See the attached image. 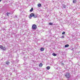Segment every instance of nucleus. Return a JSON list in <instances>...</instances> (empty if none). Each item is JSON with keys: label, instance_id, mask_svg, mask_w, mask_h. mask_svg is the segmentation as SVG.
<instances>
[{"label": "nucleus", "instance_id": "20e7f679", "mask_svg": "<svg viewBox=\"0 0 80 80\" xmlns=\"http://www.w3.org/2000/svg\"><path fill=\"white\" fill-rule=\"evenodd\" d=\"M6 64H7L8 65L10 64V62H9L8 61H6Z\"/></svg>", "mask_w": 80, "mask_h": 80}, {"label": "nucleus", "instance_id": "ddd939ff", "mask_svg": "<svg viewBox=\"0 0 80 80\" xmlns=\"http://www.w3.org/2000/svg\"><path fill=\"white\" fill-rule=\"evenodd\" d=\"M33 10V8H32L30 10V12H32Z\"/></svg>", "mask_w": 80, "mask_h": 80}, {"label": "nucleus", "instance_id": "9b49d317", "mask_svg": "<svg viewBox=\"0 0 80 80\" xmlns=\"http://www.w3.org/2000/svg\"><path fill=\"white\" fill-rule=\"evenodd\" d=\"M77 2V0H73V3H75Z\"/></svg>", "mask_w": 80, "mask_h": 80}, {"label": "nucleus", "instance_id": "1a4fd4ad", "mask_svg": "<svg viewBox=\"0 0 80 80\" xmlns=\"http://www.w3.org/2000/svg\"><path fill=\"white\" fill-rule=\"evenodd\" d=\"M40 50L42 52L44 51V48H42L41 49H40Z\"/></svg>", "mask_w": 80, "mask_h": 80}, {"label": "nucleus", "instance_id": "f03ea898", "mask_svg": "<svg viewBox=\"0 0 80 80\" xmlns=\"http://www.w3.org/2000/svg\"><path fill=\"white\" fill-rule=\"evenodd\" d=\"M32 28L33 29V30L36 29L37 28V26L35 24H33L32 27Z\"/></svg>", "mask_w": 80, "mask_h": 80}, {"label": "nucleus", "instance_id": "aec40b11", "mask_svg": "<svg viewBox=\"0 0 80 80\" xmlns=\"http://www.w3.org/2000/svg\"><path fill=\"white\" fill-rule=\"evenodd\" d=\"M14 18H17V16H15L14 17Z\"/></svg>", "mask_w": 80, "mask_h": 80}, {"label": "nucleus", "instance_id": "4be33fe9", "mask_svg": "<svg viewBox=\"0 0 80 80\" xmlns=\"http://www.w3.org/2000/svg\"><path fill=\"white\" fill-rule=\"evenodd\" d=\"M61 37L62 38H64L65 37V36H62Z\"/></svg>", "mask_w": 80, "mask_h": 80}, {"label": "nucleus", "instance_id": "2eb2a0df", "mask_svg": "<svg viewBox=\"0 0 80 80\" xmlns=\"http://www.w3.org/2000/svg\"><path fill=\"white\" fill-rule=\"evenodd\" d=\"M50 68V67H49V66H48V67H47V70H49Z\"/></svg>", "mask_w": 80, "mask_h": 80}, {"label": "nucleus", "instance_id": "a878e982", "mask_svg": "<svg viewBox=\"0 0 80 80\" xmlns=\"http://www.w3.org/2000/svg\"><path fill=\"white\" fill-rule=\"evenodd\" d=\"M2 1V0H0V2Z\"/></svg>", "mask_w": 80, "mask_h": 80}, {"label": "nucleus", "instance_id": "dca6fc26", "mask_svg": "<svg viewBox=\"0 0 80 80\" xmlns=\"http://www.w3.org/2000/svg\"><path fill=\"white\" fill-rule=\"evenodd\" d=\"M62 6L63 8H66V6L64 4H62Z\"/></svg>", "mask_w": 80, "mask_h": 80}, {"label": "nucleus", "instance_id": "bb28decb", "mask_svg": "<svg viewBox=\"0 0 80 80\" xmlns=\"http://www.w3.org/2000/svg\"><path fill=\"white\" fill-rule=\"evenodd\" d=\"M18 58V57H17V58Z\"/></svg>", "mask_w": 80, "mask_h": 80}, {"label": "nucleus", "instance_id": "393cba45", "mask_svg": "<svg viewBox=\"0 0 80 80\" xmlns=\"http://www.w3.org/2000/svg\"><path fill=\"white\" fill-rule=\"evenodd\" d=\"M17 63H18V62L17 61Z\"/></svg>", "mask_w": 80, "mask_h": 80}, {"label": "nucleus", "instance_id": "f257e3e1", "mask_svg": "<svg viewBox=\"0 0 80 80\" xmlns=\"http://www.w3.org/2000/svg\"><path fill=\"white\" fill-rule=\"evenodd\" d=\"M65 76L66 77V78H68H68L70 77V74L69 72H66L65 74Z\"/></svg>", "mask_w": 80, "mask_h": 80}, {"label": "nucleus", "instance_id": "7ed1b4c3", "mask_svg": "<svg viewBox=\"0 0 80 80\" xmlns=\"http://www.w3.org/2000/svg\"><path fill=\"white\" fill-rule=\"evenodd\" d=\"M34 14H33V13H31L30 14V16H29L28 17L29 18H32V17H34Z\"/></svg>", "mask_w": 80, "mask_h": 80}, {"label": "nucleus", "instance_id": "a211bd4d", "mask_svg": "<svg viewBox=\"0 0 80 80\" xmlns=\"http://www.w3.org/2000/svg\"><path fill=\"white\" fill-rule=\"evenodd\" d=\"M49 25H53V23L50 22L49 23Z\"/></svg>", "mask_w": 80, "mask_h": 80}, {"label": "nucleus", "instance_id": "423d86ee", "mask_svg": "<svg viewBox=\"0 0 80 80\" xmlns=\"http://www.w3.org/2000/svg\"><path fill=\"white\" fill-rule=\"evenodd\" d=\"M6 48H5V47H3V48L2 49V50L4 51H5V50H6Z\"/></svg>", "mask_w": 80, "mask_h": 80}, {"label": "nucleus", "instance_id": "6ab92c4d", "mask_svg": "<svg viewBox=\"0 0 80 80\" xmlns=\"http://www.w3.org/2000/svg\"><path fill=\"white\" fill-rule=\"evenodd\" d=\"M65 32H63L62 33V35H64V34H65Z\"/></svg>", "mask_w": 80, "mask_h": 80}, {"label": "nucleus", "instance_id": "6e6552de", "mask_svg": "<svg viewBox=\"0 0 80 80\" xmlns=\"http://www.w3.org/2000/svg\"><path fill=\"white\" fill-rule=\"evenodd\" d=\"M69 47V45L66 44V45H65L64 47L65 48H66L67 47Z\"/></svg>", "mask_w": 80, "mask_h": 80}, {"label": "nucleus", "instance_id": "f3484780", "mask_svg": "<svg viewBox=\"0 0 80 80\" xmlns=\"http://www.w3.org/2000/svg\"><path fill=\"white\" fill-rule=\"evenodd\" d=\"M3 47L2 46V45H0V48H1V49H2L3 48Z\"/></svg>", "mask_w": 80, "mask_h": 80}, {"label": "nucleus", "instance_id": "39448f33", "mask_svg": "<svg viewBox=\"0 0 80 80\" xmlns=\"http://www.w3.org/2000/svg\"><path fill=\"white\" fill-rule=\"evenodd\" d=\"M33 17L34 18H37V17H38V15L37 14H34V16Z\"/></svg>", "mask_w": 80, "mask_h": 80}, {"label": "nucleus", "instance_id": "0eeeda50", "mask_svg": "<svg viewBox=\"0 0 80 80\" xmlns=\"http://www.w3.org/2000/svg\"><path fill=\"white\" fill-rule=\"evenodd\" d=\"M43 66V64L41 63L39 64V67H42Z\"/></svg>", "mask_w": 80, "mask_h": 80}, {"label": "nucleus", "instance_id": "4468645a", "mask_svg": "<svg viewBox=\"0 0 80 80\" xmlns=\"http://www.w3.org/2000/svg\"><path fill=\"white\" fill-rule=\"evenodd\" d=\"M41 5H42V4H41L39 3L38 4V7H41Z\"/></svg>", "mask_w": 80, "mask_h": 80}, {"label": "nucleus", "instance_id": "5701e85b", "mask_svg": "<svg viewBox=\"0 0 80 80\" xmlns=\"http://www.w3.org/2000/svg\"><path fill=\"white\" fill-rule=\"evenodd\" d=\"M22 22H25V19H22Z\"/></svg>", "mask_w": 80, "mask_h": 80}, {"label": "nucleus", "instance_id": "9d476101", "mask_svg": "<svg viewBox=\"0 0 80 80\" xmlns=\"http://www.w3.org/2000/svg\"><path fill=\"white\" fill-rule=\"evenodd\" d=\"M11 13L10 12H7V16H9V15H10Z\"/></svg>", "mask_w": 80, "mask_h": 80}, {"label": "nucleus", "instance_id": "412c9836", "mask_svg": "<svg viewBox=\"0 0 80 80\" xmlns=\"http://www.w3.org/2000/svg\"><path fill=\"white\" fill-rule=\"evenodd\" d=\"M61 65H64V63L63 62L61 63Z\"/></svg>", "mask_w": 80, "mask_h": 80}, {"label": "nucleus", "instance_id": "b1692460", "mask_svg": "<svg viewBox=\"0 0 80 80\" xmlns=\"http://www.w3.org/2000/svg\"><path fill=\"white\" fill-rule=\"evenodd\" d=\"M10 75H12V73H10Z\"/></svg>", "mask_w": 80, "mask_h": 80}, {"label": "nucleus", "instance_id": "f8f14e48", "mask_svg": "<svg viewBox=\"0 0 80 80\" xmlns=\"http://www.w3.org/2000/svg\"><path fill=\"white\" fill-rule=\"evenodd\" d=\"M52 55L53 56H54V57H55V56H57V54H55V53H52Z\"/></svg>", "mask_w": 80, "mask_h": 80}]
</instances>
